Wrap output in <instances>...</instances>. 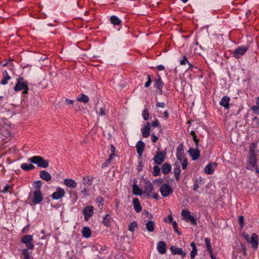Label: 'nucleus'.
Wrapping results in <instances>:
<instances>
[{
  "mask_svg": "<svg viewBox=\"0 0 259 259\" xmlns=\"http://www.w3.org/2000/svg\"><path fill=\"white\" fill-rule=\"evenodd\" d=\"M205 243L206 245V247L207 250L208 252H211L212 251V247L211 246L210 240L209 238H206L204 239Z\"/></svg>",
  "mask_w": 259,
  "mask_h": 259,
  "instance_id": "a19ab883",
  "label": "nucleus"
},
{
  "mask_svg": "<svg viewBox=\"0 0 259 259\" xmlns=\"http://www.w3.org/2000/svg\"><path fill=\"white\" fill-rule=\"evenodd\" d=\"M163 116L165 119H167L169 117V113L167 110L164 111L163 112Z\"/></svg>",
  "mask_w": 259,
  "mask_h": 259,
  "instance_id": "774afa93",
  "label": "nucleus"
},
{
  "mask_svg": "<svg viewBox=\"0 0 259 259\" xmlns=\"http://www.w3.org/2000/svg\"><path fill=\"white\" fill-rule=\"evenodd\" d=\"M186 63L189 64V61L188 60L187 58L185 56H184L183 60H182L180 61V64L182 65H183L186 64Z\"/></svg>",
  "mask_w": 259,
  "mask_h": 259,
  "instance_id": "603ef678",
  "label": "nucleus"
},
{
  "mask_svg": "<svg viewBox=\"0 0 259 259\" xmlns=\"http://www.w3.org/2000/svg\"><path fill=\"white\" fill-rule=\"evenodd\" d=\"M177 159L180 162H182L184 161L185 159H187L184 156H176Z\"/></svg>",
  "mask_w": 259,
  "mask_h": 259,
  "instance_id": "052dcab7",
  "label": "nucleus"
},
{
  "mask_svg": "<svg viewBox=\"0 0 259 259\" xmlns=\"http://www.w3.org/2000/svg\"><path fill=\"white\" fill-rule=\"evenodd\" d=\"M3 78L1 80V83L5 85L8 83V81L11 79V77L9 75L7 70H5L3 73Z\"/></svg>",
  "mask_w": 259,
  "mask_h": 259,
  "instance_id": "a878e982",
  "label": "nucleus"
},
{
  "mask_svg": "<svg viewBox=\"0 0 259 259\" xmlns=\"http://www.w3.org/2000/svg\"><path fill=\"white\" fill-rule=\"evenodd\" d=\"M82 236L85 238H89L91 236V231L88 227H84L81 231Z\"/></svg>",
  "mask_w": 259,
  "mask_h": 259,
  "instance_id": "cd10ccee",
  "label": "nucleus"
},
{
  "mask_svg": "<svg viewBox=\"0 0 259 259\" xmlns=\"http://www.w3.org/2000/svg\"><path fill=\"white\" fill-rule=\"evenodd\" d=\"M181 214L183 216V219L187 222H190L191 225H196L197 224L196 220L194 216L190 214V212L189 210L186 209L182 210Z\"/></svg>",
  "mask_w": 259,
  "mask_h": 259,
  "instance_id": "20e7f679",
  "label": "nucleus"
},
{
  "mask_svg": "<svg viewBox=\"0 0 259 259\" xmlns=\"http://www.w3.org/2000/svg\"><path fill=\"white\" fill-rule=\"evenodd\" d=\"M217 166L216 162L209 163L204 168V171L206 174H212L214 171V168Z\"/></svg>",
  "mask_w": 259,
  "mask_h": 259,
  "instance_id": "ddd939ff",
  "label": "nucleus"
},
{
  "mask_svg": "<svg viewBox=\"0 0 259 259\" xmlns=\"http://www.w3.org/2000/svg\"><path fill=\"white\" fill-rule=\"evenodd\" d=\"M257 163L256 154L248 155L246 167L248 170H253L256 167Z\"/></svg>",
  "mask_w": 259,
  "mask_h": 259,
  "instance_id": "7ed1b4c3",
  "label": "nucleus"
},
{
  "mask_svg": "<svg viewBox=\"0 0 259 259\" xmlns=\"http://www.w3.org/2000/svg\"><path fill=\"white\" fill-rule=\"evenodd\" d=\"M20 167L25 171H29L30 170L34 169L35 168V166L32 164H27L26 163H23L21 164Z\"/></svg>",
  "mask_w": 259,
  "mask_h": 259,
  "instance_id": "c85d7f7f",
  "label": "nucleus"
},
{
  "mask_svg": "<svg viewBox=\"0 0 259 259\" xmlns=\"http://www.w3.org/2000/svg\"><path fill=\"white\" fill-rule=\"evenodd\" d=\"M252 121L254 123V127H259V118L257 116H255L253 117L252 119Z\"/></svg>",
  "mask_w": 259,
  "mask_h": 259,
  "instance_id": "09e8293b",
  "label": "nucleus"
},
{
  "mask_svg": "<svg viewBox=\"0 0 259 259\" xmlns=\"http://www.w3.org/2000/svg\"><path fill=\"white\" fill-rule=\"evenodd\" d=\"M64 184L67 187L70 188H75L77 186L76 182L71 179H65L64 180Z\"/></svg>",
  "mask_w": 259,
  "mask_h": 259,
  "instance_id": "4be33fe9",
  "label": "nucleus"
},
{
  "mask_svg": "<svg viewBox=\"0 0 259 259\" xmlns=\"http://www.w3.org/2000/svg\"><path fill=\"white\" fill-rule=\"evenodd\" d=\"M154 189V186L150 181H147L145 183L144 190L147 194L148 196H151V192Z\"/></svg>",
  "mask_w": 259,
  "mask_h": 259,
  "instance_id": "a211bd4d",
  "label": "nucleus"
},
{
  "mask_svg": "<svg viewBox=\"0 0 259 259\" xmlns=\"http://www.w3.org/2000/svg\"><path fill=\"white\" fill-rule=\"evenodd\" d=\"M151 124L152 127H157L159 125V122L158 119H156L154 121L152 122Z\"/></svg>",
  "mask_w": 259,
  "mask_h": 259,
  "instance_id": "13d9d810",
  "label": "nucleus"
},
{
  "mask_svg": "<svg viewBox=\"0 0 259 259\" xmlns=\"http://www.w3.org/2000/svg\"><path fill=\"white\" fill-rule=\"evenodd\" d=\"M138 228V224L135 221L130 223L128 225V229L132 232H134L135 230V228Z\"/></svg>",
  "mask_w": 259,
  "mask_h": 259,
  "instance_id": "e433bc0d",
  "label": "nucleus"
},
{
  "mask_svg": "<svg viewBox=\"0 0 259 259\" xmlns=\"http://www.w3.org/2000/svg\"><path fill=\"white\" fill-rule=\"evenodd\" d=\"M251 244L252 248L255 249L258 247V236L255 233L252 234L250 239L248 242Z\"/></svg>",
  "mask_w": 259,
  "mask_h": 259,
  "instance_id": "2eb2a0df",
  "label": "nucleus"
},
{
  "mask_svg": "<svg viewBox=\"0 0 259 259\" xmlns=\"http://www.w3.org/2000/svg\"><path fill=\"white\" fill-rule=\"evenodd\" d=\"M28 161L36 164L39 167L45 168L49 166V160L45 159L40 156H33L29 158Z\"/></svg>",
  "mask_w": 259,
  "mask_h": 259,
  "instance_id": "f257e3e1",
  "label": "nucleus"
},
{
  "mask_svg": "<svg viewBox=\"0 0 259 259\" xmlns=\"http://www.w3.org/2000/svg\"><path fill=\"white\" fill-rule=\"evenodd\" d=\"M156 107H159L161 108H163L165 106V104L163 102H158L156 104Z\"/></svg>",
  "mask_w": 259,
  "mask_h": 259,
  "instance_id": "bf43d9fd",
  "label": "nucleus"
},
{
  "mask_svg": "<svg viewBox=\"0 0 259 259\" xmlns=\"http://www.w3.org/2000/svg\"><path fill=\"white\" fill-rule=\"evenodd\" d=\"M142 136L144 138H148L150 135V124L149 122H146L144 126L141 128Z\"/></svg>",
  "mask_w": 259,
  "mask_h": 259,
  "instance_id": "4468645a",
  "label": "nucleus"
},
{
  "mask_svg": "<svg viewBox=\"0 0 259 259\" xmlns=\"http://www.w3.org/2000/svg\"><path fill=\"white\" fill-rule=\"evenodd\" d=\"M77 99L79 101L84 103H87L89 101V98L88 96L84 94H81L80 97H78Z\"/></svg>",
  "mask_w": 259,
  "mask_h": 259,
  "instance_id": "58836bf2",
  "label": "nucleus"
},
{
  "mask_svg": "<svg viewBox=\"0 0 259 259\" xmlns=\"http://www.w3.org/2000/svg\"><path fill=\"white\" fill-rule=\"evenodd\" d=\"M28 82L23 77H21L17 79L16 83L14 87V90L16 92L20 91L28 87Z\"/></svg>",
  "mask_w": 259,
  "mask_h": 259,
  "instance_id": "423d86ee",
  "label": "nucleus"
},
{
  "mask_svg": "<svg viewBox=\"0 0 259 259\" xmlns=\"http://www.w3.org/2000/svg\"><path fill=\"white\" fill-rule=\"evenodd\" d=\"M65 191L63 188L58 187L56 191L53 193L51 197L53 199L58 200L63 198L65 196Z\"/></svg>",
  "mask_w": 259,
  "mask_h": 259,
  "instance_id": "9b49d317",
  "label": "nucleus"
},
{
  "mask_svg": "<svg viewBox=\"0 0 259 259\" xmlns=\"http://www.w3.org/2000/svg\"><path fill=\"white\" fill-rule=\"evenodd\" d=\"M116 156L115 153H111L109 155V158L107 159L108 161H110L111 162L112 160L113 159L114 157Z\"/></svg>",
  "mask_w": 259,
  "mask_h": 259,
  "instance_id": "0e129e2a",
  "label": "nucleus"
},
{
  "mask_svg": "<svg viewBox=\"0 0 259 259\" xmlns=\"http://www.w3.org/2000/svg\"><path fill=\"white\" fill-rule=\"evenodd\" d=\"M146 228L149 232H153L155 228V224L153 221H149L146 224Z\"/></svg>",
  "mask_w": 259,
  "mask_h": 259,
  "instance_id": "2f4dec72",
  "label": "nucleus"
},
{
  "mask_svg": "<svg viewBox=\"0 0 259 259\" xmlns=\"http://www.w3.org/2000/svg\"><path fill=\"white\" fill-rule=\"evenodd\" d=\"M255 148V145L254 143H252L249 147V153L248 155L255 154L254 152Z\"/></svg>",
  "mask_w": 259,
  "mask_h": 259,
  "instance_id": "49530a36",
  "label": "nucleus"
},
{
  "mask_svg": "<svg viewBox=\"0 0 259 259\" xmlns=\"http://www.w3.org/2000/svg\"><path fill=\"white\" fill-rule=\"evenodd\" d=\"M198 188H199L198 184L197 183L194 182V184L193 185V190L195 191L198 192L197 190Z\"/></svg>",
  "mask_w": 259,
  "mask_h": 259,
  "instance_id": "338daca9",
  "label": "nucleus"
},
{
  "mask_svg": "<svg viewBox=\"0 0 259 259\" xmlns=\"http://www.w3.org/2000/svg\"><path fill=\"white\" fill-rule=\"evenodd\" d=\"M160 175V168L157 165H155L153 167V175L155 177L158 176Z\"/></svg>",
  "mask_w": 259,
  "mask_h": 259,
  "instance_id": "37998d69",
  "label": "nucleus"
},
{
  "mask_svg": "<svg viewBox=\"0 0 259 259\" xmlns=\"http://www.w3.org/2000/svg\"><path fill=\"white\" fill-rule=\"evenodd\" d=\"M182 164V167L183 169H185L187 168L188 165V160L187 159H185L184 161L181 162Z\"/></svg>",
  "mask_w": 259,
  "mask_h": 259,
  "instance_id": "4d7b16f0",
  "label": "nucleus"
},
{
  "mask_svg": "<svg viewBox=\"0 0 259 259\" xmlns=\"http://www.w3.org/2000/svg\"><path fill=\"white\" fill-rule=\"evenodd\" d=\"M13 189V185H10L9 184L6 185L4 188V189L2 191H0V193H11Z\"/></svg>",
  "mask_w": 259,
  "mask_h": 259,
  "instance_id": "c9c22d12",
  "label": "nucleus"
},
{
  "mask_svg": "<svg viewBox=\"0 0 259 259\" xmlns=\"http://www.w3.org/2000/svg\"><path fill=\"white\" fill-rule=\"evenodd\" d=\"M191 135L193 137V140L195 144V147H199V140L197 138V136L194 131H191L190 133Z\"/></svg>",
  "mask_w": 259,
  "mask_h": 259,
  "instance_id": "ea45409f",
  "label": "nucleus"
},
{
  "mask_svg": "<svg viewBox=\"0 0 259 259\" xmlns=\"http://www.w3.org/2000/svg\"><path fill=\"white\" fill-rule=\"evenodd\" d=\"M142 117L145 120H148L149 117V114L147 108H145L142 112Z\"/></svg>",
  "mask_w": 259,
  "mask_h": 259,
  "instance_id": "c03bdc74",
  "label": "nucleus"
},
{
  "mask_svg": "<svg viewBox=\"0 0 259 259\" xmlns=\"http://www.w3.org/2000/svg\"><path fill=\"white\" fill-rule=\"evenodd\" d=\"M171 252L174 254L181 255L182 258L186 256V253L183 251L182 248L171 246L170 248Z\"/></svg>",
  "mask_w": 259,
  "mask_h": 259,
  "instance_id": "dca6fc26",
  "label": "nucleus"
},
{
  "mask_svg": "<svg viewBox=\"0 0 259 259\" xmlns=\"http://www.w3.org/2000/svg\"><path fill=\"white\" fill-rule=\"evenodd\" d=\"M151 141L153 143H156L157 142V141L158 140V138L157 136H156L154 134H152L151 135Z\"/></svg>",
  "mask_w": 259,
  "mask_h": 259,
  "instance_id": "6e6d98bb",
  "label": "nucleus"
},
{
  "mask_svg": "<svg viewBox=\"0 0 259 259\" xmlns=\"http://www.w3.org/2000/svg\"><path fill=\"white\" fill-rule=\"evenodd\" d=\"M133 192L136 195H142L141 189L136 184L134 185L133 186Z\"/></svg>",
  "mask_w": 259,
  "mask_h": 259,
  "instance_id": "4c0bfd02",
  "label": "nucleus"
},
{
  "mask_svg": "<svg viewBox=\"0 0 259 259\" xmlns=\"http://www.w3.org/2000/svg\"><path fill=\"white\" fill-rule=\"evenodd\" d=\"M111 162L110 161H108V159H107V160L106 161V162H104L102 164V165H101V167L102 168H104V167H106L108 166V165Z\"/></svg>",
  "mask_w": 259,
  "mask_h": 259,
  "instance_id": "e2e57ef3",
  "label": "nucleus"
},
{
  "mask_svg": "<svg viewBox=\"0 0 259 259\" xmlns=\"http://www.w3.org/2000/svg\"><path fill=\"white\" fill-rule=\"evenodd\" d=\"M166 153L164 151H161L156 152L155 156L153 158V160L155 164L161 165L166 158Z\"/></svg>",
  "mask_w": 259,
  "mask_h": 259,
  "instance_id": "39448f33",
  "label": "nucleus"
},
{
  "mask_svg": "<svg viewBox=\"0 0 259 259\" xmlns=\"http://www.w3.org/2000/svg\"><path fill=\"white\" fill-rule=\"evenodd\" d=\"M33 197L31 202L33 204H38L43 200L42 192L40 190H34L33 192Z\"/></svg>",
  "mask_w": 259,
  "mask_h": 259,
  "instance_id": "1a4fd4ad",
  "label": "nucleus"
},
{
  "mask_svg": "<svg viewBox=\"0 0 259 259\" xmlns=\"http://www.w3.org/2000/svg\"><path fill=\"white\" fill-rule=\"evenodd\" d=\"M195 183H197L198 184L202 185L204 184V181L201 177H199L196 179Z\"/></svg>",
  "mask_w": 259,
  "mask_h": 259,
  "instance_id": "5fc2aeb1",
  "label": "nucleus"
},
{
  "mask_svg": "<svg viewBox=\"0 0 259 259\" xmlns=\"http://www.w3.org/2000/svg\"><path fill=\"white\" fill-rule=\"evenodd\" d=\"M251 110H252L254 113L259 115V106H253L250 108Z\"/></svg>",
  "mask_w": 259,
  "mask_h": 259,
  "instance_id": "3c124183",
  "label": "nucleus"
},
{
  "mask_svg": "<svg viewBox=\"0 0 259 259\" xmlns=\"http://www.w3.org/2000/svg\"><path fill=\"white\" fill-rule=\"evenodd\" d=\"M111 23L114 25L120 26L122 23V21L115 15H112L110 17Z\"/></svg>",
  "mask_w": 259,
  "mask_h": 259,
  "instance_id": "393cba45",
  "label": "nucleus"
},
{
  "mask_svg": "<svg viewBox=\"0 0 259 259\" xmlns=\"http://www.w3.org/2000/svg\"><path fill=\"white\" fill-rule=\"evenodd\" d=\"M157 249L161 254H164L166 251V244L164 241H159L157 244Z\"/></svg>",
  "mask_w": 259,
  "mask_h": 259,
  "instance_id": "aec40b11",
  "label": "nucleus"
},
{
  "mask_svg": "<svg viewBox=\"0 0 259 259\" xmlns=\"http://www.w3.org/2000/svg\"><path fill=\"white\" fill-rule=\"evenodd\" d=\"M190 246L192 247V250L190 253V256L191 258H194L197 253V249L194 242L191 243Z\"/></svg>",
  "mask_w": 259,
  "mask_h": 259,
  "instance_id": "f704fd0d",
  "label": "nucleus"
},
{
  "mask_svg": "<svg viewBox=\"0 0 259 259\" xmlns=\"http://www.w3.org/2000/svg\"><path fill=\"white\" fill-rule=\"evenodd\" d=\"M159 191L161 195L164 197H167L173 192L172 188L167 184L162 185L160 187Z\"/></svg>",
  "mask_w": 259,
  "mask_h": 259,
  "instance_id": "0eeeda50",
  "label": "nucleus"
},
{
  "mask_svg": "<svg viewBox=\"0 0 259 259\" xmlns=\"http://www.w3.org/2000/svg\"><path fill=\"white\" fill-rule=\"evenodd\" d=\"M157 69L158 71H163V70H164L165 67L163 65H159L157 67Z\"/></svg>",
  "mask_w": 259,
  "mask_h": 259,
  "instance_id": "69168bd1",
  "label": "nucleus"
},
{
  "mask_svg": "<svg viewBox=\"0 0 259 259\" xmlns=\"http://www.w3.org/2000/svg\"><path fill=\"white\" fill-rule=\"evenodd\" d=\"M134 208L137 212H140L142 209L140 201L138 198H134L133 200Z\"/></svg>",
  "mask_w": 259,
  "mask_h": 259,
  "instance_id": "b1692460",
  "label": "nucleus"
},
{
  "mask_svg": "<svg viewBox=\"0 0 259 259\" xmlns=\"http://www.w3.org/2000/svg\"><path fill=\"white\" fill-rule=\"evenodd\" d=\"M96 112L99 114V116L105 115L106 114L105 106L102 105V106L99 108V111H98L96 110Z\"/></svg>",
  "mask_w": 259,
  "mask_h": 259,
  "instance_id": "79ce46f5",
  "label": "nucleus"
},
{
  "mask_svg": "<svg viewBox=\"0 0 259 259\" xmlns=\"http://www.w3.org/2000/svg\"><path fill=\"white\" fill-rule=\"evenodd\" d=\"M174 173L175 175V179L177 181H179L180 177L179 176L181 173L180 166L178 165H175L174 168Z\"/></svg>",
  "mask_w": 259,
  "mask_h": 259,
  "instance_id": "c756f323",
  "label": "nucleus"
},
{
  "mask_svg": "<svg viewBox=\"0 0 259 259\" xmlns=\"http://www.w3.org/2000/svg\"><path fill=\"white\" fill-rule=\"evenodd\" d=\"M40 178L47 182L50 181L52 179L51 175L46 170H42L39 172Z\"/></svg>",
  "mask_w": 259,
  "mask_h": 259,
  "instance_id": "412c9836",
  "label": "nucleus"
},
{
  "mask_svg": "<svg viewBox=\"0 0 259 259\" xmlns=\"http://www.w3.org/2000/svg\"><path fill=\"white\" fill-rule=\"evenodd\" d=\"M239 224L241 228L244 226V218L243 216L241 215L239 217Z\"/></svg>",
  "mask_w": 259,
  "mask_h": 259,
  "instance_id": "864d4df0",
  "label": "nucleus"
},
{
  "mask_svg": "<svg viewBox=\"0 0 259 259\" xmlns=\"http://www.w3.org/2000/svg\"><path fill=\"white\" fill-rule=\"evenodd\" d=\"M145 147V144L144 142L142 141H139L138 142L136 145L137 152L138 155L140 156L142 155V153L144 150V148Z\"/></svg>",
  "mask_w": 259,
  "mask_h": 259,
  "instance_id": "6ab92c4d",
  "label": "nucleus"
},
{
  "mask_svg": "<svg viewBox=\"0 0 259 259\" xmlns=\"http://www.w3.org/2000/svg\"><path fill=\"white\" fill-rule=\"evenodd\" d=\"M29 249L24 248L21 250L22 254L24 255V256H30V254L31 252L28 251Z\"/></svg>",
  "mask_w": 259,
  "mask_h": 259,
  "instance_id": "8fccbe9b",
  "label": "nucleus"
},
{
  "mask_svg": "<svg viewBox=\"0 0 259 259\" xmlns=\"http://www.w3.org/2000/svg\"><path fill=\"white\" fill-rule=\"evenodd\" d=\"M164 85V83L161 79L160 76L158 74L157 77L155 78L154 80V88H163Z\"/></svg>",
  "mask_w": 259,
  "mask_h": 259,
  "instance_id": "5701e85b",
  "label": "nucleus"
},
{
  "mask_svg": "<svg viewBox=\"0 0 259 259\" xmlns=\"http://www.w3.org/2000/svg\"><path fill=\"white\" fill-rule=\"evenodd\" d=\"M230 98L227 96H223L220 101V105L223 106L225 109H228L230 107L229 102Z\"/></svg>",
  "mask_w": 259,
  "mask_h": 259,
  "instance_id": "f3484780",
  "label": "nucleus"
},
{
  "mask_svg": "<svg viewBox=\"0 0 259 259\" xmlns=\"http://www.w3.org/2000/svg\"><path fill=\"white\" fill-rule=\"evenodd\" d=\"M188 152L193 160H196L199 158L200 151L198 148L195 147V149L190 148L188 151Z\"/></svg>",
  "mask_w": 259,
  "mask_h": 259,
  "instance_id": "f8f14e48",
  "label": "nucleus"
},
{
  "mask_svg": "<svg viewBox=\"0 0 259 259\" xmlns=\"http://www.w3.org/2000/svg\"><path fill=\"white\" fill-rule=\"evenodd\" d=\"M184 145L182 143L180 144L177 149L176 156H184Z\"/></svg>",
  "mask_w": 259,
  "mask_h": 259,
  "instance_id": "72a5a7b5",
  "label": "nucleus"
},
{
  "mask_svg": "<svg viewBox=\"0 0 259 259\" xmlns=\"http://www.w3.org/2000/svg\"><path fill=\"white\" fill-rule=\"evenodd\" d=\"M94 178L93 176H88L83 178V183L84 185L91 186L92 184Z\"/></svg>",
  "mask_w": 259,
  "mask_h": 259,
  "instance_id": "7c9ffc66",
  "label": "nucleus"
},
{
  "mask_svg": "<svg viewBox=\"0 0 259 259\" xmlns=\"http://www.w3.org/2000/svg\"><path fill=\"white\" fill-rule=\"evenodd\" d=\"M111 217L109 214H106L103 219L102 223L106 227H109L110 225Z\"/></svg>",
  "mask_w": 259,
  "mask_h": 259,
  "instance_id": "473e14b6",
  "label": "nucleus"
},
{
  "mask_svg": "<svg viewBox=\"0 0 259 259\" xmlns=\"http://www.w3.org/2000/svg\"><path fill=\"white\" fill-rule=\"evenodd\" d=\"M34 185L35 190H40L42 186V182L40 181H36L33 183Z\"/></svg>",
  "mask_w": 259,
  "mask_h": 259,
  "instance_id": "a18cd8bd",
  "label": "nucleus"
},
{
  "mask_svg": "<svg viewBox=\"0 0 259 259\" xmlns=\"http://www.w3.org/2000/svg\"><path fill=\"white\" fill-rule=\"evenodd\" d=\"M248 50V47L241 46L237 48L233 52L232 55L233 57L236 59H239L241 56L245 54Z\"/></svg>",
  "mask_w": 259,
  "mask_h": 259,
  "instance_id": "6e6552de",
  "label": "nucleus"
},
{
  "mask_svg": "<svg viewBox=\"0 0 259 259\" xmlns=\"http://www.w3.org/2000/svg\"><path fill=\"white\" fill-rule=\"evenodd\" d=\"M82 213L84 215L85 221H88L93 214L94 207L92 205L85 206L82 210Z\"/></svg>",
  "mask_w": 259,
  "mask_h": 259,
  "instance_id": "9d476101",
  "label": "nucleus"
},
{
  "mask_svg": "<svg viewBox=\"0 0 259 259\" xmlns=\"http://www.w3.org/2000/svg\"><path fill=\"white\" fill-rule=\"evenodd\" d=\"M152 80L151 78L150 75H147V81L145 83V85H144L145 87L146 88L149 87L150 84L152 83Z\"/></svg>",
  "mask_w": 259,
  "mask_h": 259,
  "instance_id": "de8ad7c7",
  "label": "nucleus"
},
{
  "mask_svg": "<svg viewBox=\"0 0 259 259\" xmlns=\"http://www.w3.org/2000/svg\"><path fill=\"white\" fill-rule=\"evenodd\" d=\"M171 170V166L167 163H164L161 166L162 172L164 175H167Z\"/></svg>",
  "mask_w": 259,
  "mask_h": 259,
  "instance_id": "bb28decb",
  "label": "nucleus"
},
{
  "mask_svg": "<svg viewBox=\"0 0 259 259\" xmlns=\"http://www.w3.org/2000/svg\"><path fill=\"white\" fill-rule=\"evenodd\" d=\"M143 163L142 161H140L139 162V165H138V170L139 171H141L142 170V167H143Z\"/></svg>",
  "mask_w": 259,
  "mask_h": 259,
  "instance_id": "680f3d73",
  "label": "nucleus"
},
{
  "mask_svg": "<svg viewBox=\"0 0 259 259\" xmlns=\"http://www.w3.org/2000/svg\"><path fill=\"white\" fill-rule=\"evenodd\" d=\"M21 242L25 245L27 249L32 250L34 248L33 236L32 235H25L21 238Z\"/></svg>",
  "mask_w": 259,
  "mask_h": 259,
  "instance_id": "f03ea898",
  "label": "nucleus"
}]
</instances>
